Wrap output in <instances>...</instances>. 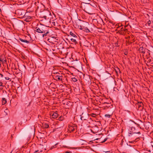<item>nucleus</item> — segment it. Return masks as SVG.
Here are the masks:
<instances>
[{
    "instance_id": "obj_1",
    "label": "nucleus",
    "mask_w": 153,
    "mask_h": 153,
    "mask_svg": "<svg viewBox=\"0 0 153 153\" xmlns=\"http://www.w3.org/2000/svg\"><path fill=\"white\" fill-rule=\"evenodd\" d=\"M82 7L85 12L89 13L91 11L92 6L89 3L82 2Z\"/></svg>"
},
{
    "instance_id": "obj_2",
    "label": "nucleus",
    "mask_w": 153,
    "mask_h": 153,
    "mask_svg": "<svg viewBox=\"0 0 153 153\" xmlns=\"http://www.w3.org/2000/svg\"><path fill=\"white\" fill-rule=\"evenodd\" d=\"M47 29V27L45 26L42 25L36 27L35 30L38 33H42L44 32L45 31L46 29Z\"/></svg>"
},
{
    "instance_id": "obj_3",
    "label": "nucleus",
    "mask_w": 153,
    "mask_h": 153,
    "mask_svg": "<svg viewBox=\"0 0 153 153\" xmlns=\"http://www.w3.org/2000/svg\"><path fill=\"white\" fill-rule=\"evenodd\" d=\"M15 13L18 16H19L20 17H22L25 15V12L23 10L19 9L16 10Z\"/></svg>"
},
{
    "instance_id": "obj_4",
    "label": "nucleus",
    "mask_w": 153,
    "mask_h": 153,
    "mask_svg": "<svg viewBox=\"0 0 153 153\" xmlns=\"http://www.w3.org/2000/svg\"><path fill=\"white\" fill-rule=\"evenodd\" d=\"M81 116L80 119L82 120H87L89 118L88 114L86 112H83Z\"/></svg>"
},
{
    "instance_id": "obj_5",
    "label": "nucleus",
    "mask_w": 153,
    "mask_h": 153,
    "mask_svg": "<svg viewBox=\"0 0 153 153\" xmlns=\"http://www.w3.org/2000/svg\"><path fill=\"white\" fill-rule=\"evenodd\" d=\"M68 131L70 132H71L72 131H74V130H75L76 129V125H73V124H71L70 125L68 126Z\"/></svg>"
},
{
    "instance_id": "obj_6",
    "label": "nucleus",
    "mask_w": 153,
    "mask_h": 153,
    "mask_svg": "<svg viewBox=\"0 0 153 153\" xmlns=\"http://www.w3.org/2000/svg\"><path fill=\"white\" fill-rule=\"evenodd\" d=\"M44 13H45V15L43 16L42 17L44 18L45 20H47L49 18L47 17L49 15H50L51 14L50 12L48 11L45 10L44 12Z\"/></svg>"
},
{
    "instance_id": "obj_7",
    "label": "nucleus",
    "mask_w": 153,
    "mask_h": 153,
    "mask_svg": "<svg viewBox=\"0 0 153 153\" xmlns=\"http://www.w3.org/2000/svg\"><path fill=\"white\" fill-rule=\"evenodd\" d=\"M11 69L13 72H14L16 74H17L20 73V70L19 68H11Z\"/></svg>"
},
{
    "instance_id": "obj_8",
    "label": "nucleus",
    "mask_w": 153,
    "mask_h": 153,
    "mask_svg": "<svg viewBox=\"0 0 153 153\" xmlns=\"http://www.w3.org/2000/svg\"><path fill=\"white\" fill-rule=\"evenodd\" d=\"M54 79L56 81H62V76L59 75H53Z\"/></svg>"
},
{
    "instance_id": "obj_9",
    "label": "nucleus",
    "mask_w": 153,
    "mask_h": 153,
    "mask_svg": "<svg viewBox=\"0 0 153 153\" xmlns=\"http://www.w3.org/2000/svg\"><path fill=\"white\" fill-rule=\"evenodd\" d=\"M91 130L92 132H93L94 134H95L98 131V127L97 126H95L92 127Z\"/></svg>"
},
{
    "instance_id": "obj_10",
    "label": "nucleus",
    "mask_w": 153,
    "mask_h": 153,
    "mask_svg": "<svg viewBox=\"0 0 153 153\" xmlns=\"http://www.w3.org/2000/svg\"><path fill=\"white\" fill-rule=\"evenodd\" d=\"M52 118H56L58 117V114L56 112H51L50 114Z\"/></svg>"
},
{
    "instance_id": "obj_11",
    "label": "nucleus",
    "mask_w": 153,
    "mask_h": 153,
    "mask_svg": "<svg viewBox=\"0 0 153 153\" xmlns=\"http://www.w3.org/2000/svg\"><path fill=\"white\" fill-rule=\"evenodd\" d=\"M146 49L144 48L143 47V46H141L140 47L139 49V51L141 53H142L143 54H144L145 52V50Z\"/></svg>"
},
{
    "instance_id": "obj_12",
    "label": "nucleus",
    "mask_w": 153,
    "mask_h": 153,
    "mask_svg": "<svg viewBox=\"0 0 153 153\" xmlns=\"http://www.w3.org/2000/svg\"><path fill=\"white\" fill-rule=\"evenodd\" d=\"M80 20H79V22H76L74 23V25L76 27L81 28V26L80 25V23L79 22L80 21Z\"/></svg>"
},
{
    "instance_id": "obj_13",
    "label": "nucleus",
    "mask_w": 153,
    "mask_h": 153,
    "mask_svg": "<svg viewBox=\"0 0 153 153\" xmlns=\"http://www.w3.org/2000/svg\"><path fill=\"white\" fill-rule=\"evenodd\" d=\"M19 39L21 42H23L26 43L27 44H29L30 42V40L27 39H23L21 38H19Z\"/></svg>"
},
{
    "instance_id": "obj_14",
    "label": "nucleus",
    "mask_w": 153,
    "mask_h": 153,
    "mask_svg": "<svg viewBox=\"0 0 153 153\" xmlns=\"http://www.w3.org/2000/svg\"><path fill=\"white\" fill-rule=\"evenodd\" d=\"M122 26L121 25V26H119L118 27V28H120V30H121V31H123V32H125V33L128 30L127 29H126V26H125L124 27H121Z\"/></svg>"
},
{
    "instance_id": "obj_15",
    "label": "nucleus",
    "mask_w": 153,
    "mask_h": 153,
    "mask_svg": "<svg viewBox=\"0 0 153 153\" xmlns=\"http://www.w3.org/2000/svg\"><path fill=\"white\" fill-rule=\"evenodd\" d=\"M43 33V34H42V37H45L49 33V32L47 29H46L45 31Z\"/></svg>"
},
{
    "instance_id": "obj_16",
    "label": "nucleus",
    "mask_w": 153,
    "mask_h": 153,
    "mask_svg": "<svg viewBox=\"0 0 153 153\" xmlns=\"http://www.w3.org/2000/svg\"><path fill=\"white\" fill-rule=\"evenodd\" d=\"M2 105L5 104L7 102L6 99L4 98H3L2 99Z\"/></svg>"
},
{
    "instance_id": "obj_17",
    "label": "nucleus",
    "mask_w": 153,
    "mask_h": 153,
    "mask_svg": "<svg viewBox=\"0 0 153 153\" xmlns=\"http://www.w3.org/2000/svg\"><path fill=\"white\" fill-rule=\"evenodd\" d=\"M143 104V103L142 102H138L137 105H138V108H140V107H142Z\"/></svg>"
},
{
    "instance_id": "obj_18",
    "label": "nucleus",
    "mask_w": 153,
    "mask_h": 153,
    "mask_svg": "<svg viewBox=\"0 0 153 153\" xmlns=\"http://www.w3.org/2000/svg\"><path fill=\"white\" fill-rule=\"evenodd\" d=\"M118 33L121 35H124L125 33L123 31H121V30H120L118 31Z\"/></svg>"
},
{
    "instance_id": "obj_19",
    "label": "nucleus",
    "mask_w": 153,
    "mask_h": 153,
    "mask_svg": "<svg viewBox=\"0 0 153 153\" xmlns=\"http://www.w3.org/2000/svg\"><path fill=\"white\" fill-rule=\"evenodd\" d=\"M143 69V70H144L145 69L148 71V72L149 73V72H150V69L149 68H142Z\"/></svg>"
},
{
    "instance_id": "obj_20",
    "label": "nucleus",
    "mask_w": 153,
    "mask_h": 153,
    "mask_svg": "<svg viewBox=\"0 0 153 153\" xmlns=\"http://www.w3.org/2000/svg\"><path fill=\"white\" fill-rule=\"evenodd\" d=\"M71 41L73 42L74 44H76L77 43V42H76V39H74L73 38H71L70 39Z\"/></svg>"
},
{
    "instance_id": "obj_21",
    "label": "nucleus",
    "mask_w": 153,
    "mask_h": 153,
    "mask_svg": "<svg viewBox=\"0 0 153 153\" xmlns=\"http://www.w3.org/2000/svg\"><path fill=\"white\" fill-rule=\"evenodd\" d=\"M70 34L71 36H73L74 37L76 38L77 36L76 35L74 34L71 31L70 33Z\"/></svg>"
},
{
    "instance_id": "obj_22",
    "label": "nucleus",
    "mask_w": 153,
    "mask_h": 153,
    "mask_svg": "<svg viewBox=\"0 0 153 153\" xmlns=\"http://www.w3.org/2000/svg\"><path fill=\"white\" fill-rule=\"evenodd\" d=\"M0 60L1 62H5L6 59H3L2 58H0Z\"/></svg>"
},
{
    "instance_id": "obj_23",
    "label": "nucleus",
    "mask_w": 153,
    "mask_h": 153,
    "mask_svg": "<svg viewBox=\"0 0 153 153\" xmlns=\"http://www.w3.org/2000/svg\"><path fill=\"white\" fill-rule=\"evenodd\" d=\"M85 30L86 32H90L89 30L88 29L87 27H85Z\"/></svg>"
},
{
    "instance_id": "obj_24",
    "label": "nucleus",
    "mask_w": 153,
    "mask_h": 153,
    "mask_svg": "<svg viewBox=\"0 0 153 153\" xmlns=\"http://www.w3.org/2000/svg\"><path fill=\"white\" fill-rule=\"evenodd\" d=\"M72 80H73L74 82H76L77 81V80L75 78H72Z\"/></svg>"
},
{
    "instance_id": "obj_25",
    "label": "nucleus",
    "mask_w": 153,
    "mask_h": 153,
    "mask_svg": "<svg viewBox=\"0 0 153 153\" xmlns=\"http://www.w3.org/2000/svg\"><path fill=\"white\" fill-rule=\"evenodd\" d=\"M63 120V117L62 116H60L59 118V120Z\"/></svg>"
},
{
    "instance_id": "obj_26",
    "label": "nucleus",
    "mask_w": 153,
    "mask_h": 153,
    "mask_svg": "<svg viewBox=\"0 0 153 153\" xmlns=\"http://www.w3.org/2000/svg\"><path fill=\"white\" fill-rule=\"evenodd\" d=\"M151 24V21L150 20H149L147 23V24L149 26L150 25V24Z\"/></svg>"
},
{
    "instance_id": "obj_27",
    "label": "nucleus",
    "mask_w": 153,
    "mask_h": 153,
    "mask_svg": "<svg viewBox=\"0 0 153 153\" xmlns=\"http://www.w3.org/2000/svg\"><path fill=\"white\" fill-rule=\"evenodd\" d=\"M3 88L2 83L1 82L0 83V89H1Z\"/></svg>"
},
{
    "instance_id": "obj_28",
    "label": "nucleus",
    "mask_w": 153,
    "mask_h": 153,
    "mask_svg": "<svg viewBox=\"0 0 153 153\" xmlns=\"http://www.w3.org/2000/svg\"><path fill=\"white\" fill-rule=\"evenodd\" d=\"M110 116H111V115H110L109 114H106L105 115V117H106L109 118L110 117Z\"/></svg>"
},
{
    "instance_id": "obj_29",
    "label": "nucleus",
    "mask_w": 153,
    "mask_h": 153,
    "mask_svg": "<svg viewBox=\"0 0 153 153\" xmlns=\"http://www.w3.org/2000/svg\"><path fill=\"white\" fill-rule=\"evenodd\" d=\"M49 125L48 124H45V128H47L48 127Z\"/></svg>"
},
{
    "instance_id": "obj_30",
    "label": "nucleus",
    "mask_w": 153,
    "mask_h": 153,
    "mask_svg": "<svg viewBox=\"0 0 153 153\" xmlns=\"http://www.w3.org/2000/svg\"><path fill=\"white\" fill-rule=\"evenodd\" d=\"M115 45L116 46L118 47L119 45H118V42H117L116 43H115Z\"/></svg>"
},
{
    "instance_id": "obj_31",
    "label": "nucleus",
    "mask_w": 153,
    "mask_h": 153,
    "mask_svg": "<svg viewBox=\"0 0 153 153\" xmlns=\"http://www.w3.org/2000/svg\"><path fill=\"white\" fill-rule=\"evenodd\" d=\"M53 73L54 74H56V75H60L59 73L58 72H56V73Z\"/></svg>"
},
{
    "instance_id": "obj_32",
    "label": "nucleus",
    "mask_w": 153,
    "mask_h": 153,
    "mask_svg": "<svg viewBox=\"0 0 153 153\" xmlns=\"http://www.w3.org/2000/svg\"><path fill=\"white\" fill-rule=\"evenodd\" d=\"M96 116V115L95 114H92V116L93 117H95Z\"/></svg>"
},
{
    "instance_id": "obj_33",
    "label": "nucleus",
    "mask_w": 153,
    "mask_h": 153,
    "mask_svg": "<svg viewBox=\"0 0 153 153\" xmlns=\"http://www.w3.org/2000/svg\"><path fill=\"white\" fill-rule=\"evenodd\" d=\"M5 79H6L8 80H9L10 79V78L8 77H5Z\"/></svg>"
},
{
    "instance_id": "obj_34",
    "label": "nucleus",
    "mask_w": 153,
    "mask_h": 153,
    "mask_svg": "<svg viewBox=\"0 0 153 153\" xmlns=\"http://www.w3.org/2000/svg\"><path fill=\"white\" fill-rule=\"evenodd\" d=\"M140 134V132L139 131V132H138L137 133H133V134Z\"/></svg>"
},
{
    "instance_id": "obj_35",
    "label": "nucleus",
    "mask_w": 153,
    "mask_h": 153,
    "mask_svg": "<svg viewBox=\"0 0 153 153\" xmlns=\"http://www.w3.org/2000/svg\"><path fill=\"white\" fill-rule=\"evenodd\" d=\"M107 138H105L104 139V140L102 141V142H105L106 141V140H107Z\"/></svg>"
},
{
    "instance_id": "obj_36",
    "label": "nucleus",
    "mask_w": 153,
    "mask_h": 153,
    "mask_svg": "<svg viewBox=\"0 0 153 153\" xmlns=\"http://www.w3.org/2000/svg\"><path fill=\"white\" fill-rule=\"evenodd\" d=\"M132 135V134L131 133H129V136H131Z\"/></svg>"
},
{
    "instance_id": "obj_37",
    "label": "nucleus",
    "mask_w": 153,
    "mask_h": 153,
    "mask_svg": "<svg viewBox=\"0 0 153 153\" xmlns=\"http://www.w3.org/2000/svg\"><path fill=\"white\" fill-rule=\"evenodd\" d=\"M117 68V70H119V71H120V69L119 68H118V67H117V68Z\"/></svg>"
},
{
    "instance_id": "obj_38",
    "label": "nucleus",
    "mask_w": 153,
    "mask_h": 153,
    "mask_svg": "<svg viewBox=\"0 0 153 153\" xmlns=\"http://www.w3.org/2000/svg\"><path fill=\"white\" fill-rule=\"evenodd\" d=\"M0 75H1V77H3V74H1L0 73Z\"/></svg>"
},
{
    "instance_id": "obj_39",
    "label": "nucleus",
    "mask_w": 153,
    "mask_h": 153,
    "mask_svg": "<svg viewBox=\"0 0 153 153\" xmlns=\"http://www.w3.org/2000/svg\"><path fill=\"white\" fill-rule=\"evenodd\" d=\"M38 151H39V150H38L35 151V152H34L35 153H36V152H37Z\"/></svg>"
},
{
    "instance_id": "obj_40",
    "label": "nucleus",
    "mask_w": 153,
    "mask_h": 153,
    "mask_svg": "<svg viewBox=\"0 0 153 153\" xmlns=\"http://www.w3.org/2000/svg\"><path fill=\"white\" fill-rule=\"evenodd\" d=\"M65 153H71L70 152H65Z\"/></svg>"
},
{
    "instance_id": "obj_41",
    "label": "nucleus",
    "mask_w": 153,
    "mask_h": 153,
    "mask_svg": "<svg viewBox=\"0 0 153 153\" xmlns=\"http://www.w3.org/2000/svg\"><path fill=\"white\" fill-rule=\"evenodd\" d=\"M125 55H127V54L126 53V52L124 53Z\"/></svg>"
},
{
    "instance_id": "obj_42",
    "label": "nucleus",
    "mask_w": 153,
    "mask_h": 153,
    "mask_svg": "<svg viewBox=\"0 0 153 153\" xmlns=\"http://www.w3.org/2000/svg\"><path fill=\"white\" fill-rule=\"evenodd\" d=\"M128 125H129V127H131V126H130V124H128Z\"/></svg>"
},
{
    "instance_id": "obj_43",
    "label": "nucleus",
    "mask_w": 153,
    "mask_h": 153,
    "mask_svg": "<svg viewBox=\"0 0 153 153\" xmlns=\"http://www.w3.org/2000/svg\"><path fill=\"white\" fill-rule=\"evenodd\" d=\"M7 70H9V68L8 67L7 68Z\"/></svg>"
},
{
    "instance_id": "obj_44",
    "label": "nucleus",
    "mask_w": 153,
    "mask_h": 153,
    "mask_svg": "<svg viewBox=\"0 0 153 153\" xmlns=\"http://www.w3.org/2000/svg\"><path fill=\"white\" fill-rule=\"evenodd\" d=\"M105 103H107L106 102H105L104 103V104H105Z\"/></svg>"
},
{
    "instance_id": "obj_45",
    "label": "nucleus",
    "mask_w": 153,
    "mask_h": 153,
    "mask_svg": "<svg viewBox=\"0 0 153 153\" xmlns=\"http://www.w3.org/2000/svg\"><path fill=\"white\" fill-rule=\"evenodd\" d=\"M139 138H136V139L135 140H136L137 139H138Z\"/></svg>"
},
{
    "instance_id": "obj_46",
    "label": "nucleus",
    "mask_w": 153,
    "mask_h": 153,
    "mask_svg": "<svg viewBox=\"0 0 153 153\" xmlns=\"http://www.w3.org/2000/svg\"><path fill=\"white\" fill-rule=\"evenodd\" d=\"M69 67H73V66H69Z\"/></svg>"
},
{
    "instance_id": "obj_47",
    "label": "nucleus",
    "mask_w": 153,
    "mask_h": 153,
    "mask_svg": "<svg viewBox=\"0 0 153 153\" xmlns=\"http://www.w3.org/2000/svg\"><path fill=\"white\" fill-rule=\"evenodd\" d=\"M37 8H39V7H38V6H37Z\"/></svg>"
},
{
    "instance_id": "obj_48",
    "label": "nucleus",
    "mask_w": 153,
    "mask_h": 153,
    "mask_svg": "<svg viewBox=\"0 0 153 153\" xmlns=\"http://www.w3.org/2000/svg\"><path fill=\"white\" fill-rule=\"evenodd\" d=\"M79 62V63L80 64H81V62Z\"/></svg>"
},
{
    "instance_id": "obj_49",
    "label": "nucleus",
    "mask_w": 153,
    "mask_h": 153,
    "mask_svg": "<svg viewBox=\"0 0 153 153\" xmlns=\"http://www.w3.org/2000/svg\"><path fill=\"white\" fill-rule=\"evenodd\" d=\"M115 70H116V71L117 72V70H116V69H115Z\"/></svg>"
},
{
    "instance_id": "obj_50",
    "label": "nucleus",
    "mask_w": 153,
    "mask_h": 153,
    "mask_svg": "<svg viewBox=\"0 0 153 153\" xmlns=\"http://www.w3.org/2000/svg\"><path fill=\"white\" fill-rule=\"evenodd\" d=\"M149 55H150V53H149Z\"/></svg>"
},
{
    "instance_id": "obj_51",
    "label": "nucleus",
    "mask_w": 153,
    "mask_h": 153,
    "mask_svg": "<svg viewBox=\"0 0 153 153\" xmlns=\"http://www.w3.org/2000/svg\"><path fill=\"white\" fill-rule=\"evenodd\" d=\"M4 69H3V71H4Z\"/></svg>"
},
{
    "instance_id": "obj_52",
    "label": "nucleus",
    "mask_w": 153,
    "mask_h": 153,
    "mask_svg": "<svg viewBox=\"0 0 153 153\" xmlns=\"http://www.w3.org/2000/svg\"><path fill=\"white\" fill-rule=\"evenodd\" d=\"M25 67V65H24Z\"/></svg>"
},
{
    "instance_id": "obj_53",
    "label": "nucleus",
    "mask_w": 153,
    "mask_h": 153,
    "mask_svg": "<svg viewBox=\"0 0 153 153\" xmlns=\"http://www.w3.org/2000/svg\"><path fill=\"white\" fill-rule=\"evenodd\" d=\"M20 43L22 45V44L21 43Z\"/></svg>"
},
{
    "instance_id": "obj_54",
    "label": "nucleus",
    "mask_w": 153,
    "mask_h": 153,
    "mask_svg": "<svg viewBox=\"0 0 153 153\" xmlns=\"http://www.w3.org/2000/svg\"><path fill=\"white\" fill-rule=\"evenodd\" d=\"M6 71L7 72H8V71Z\"/></svg>"
}]
</instances>
